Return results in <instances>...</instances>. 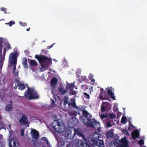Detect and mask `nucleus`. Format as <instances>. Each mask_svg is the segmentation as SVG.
Listing matches in <instances>:
<instances>
[{"label":"nucleus","mask_w":147,"mask_h":147,"mask_svg":"<svg viewBox=\"0 0 147 147\" xmlns=\"http://www.w3.org/2000/svg\"><path fill=\"white\" fill-rule=\"evenodd\" d=\"M28 89L27 93L25 96L26 98L30 99H36L38 98L39 96L37 92L33 88H29L28 87Z\"/></svg>","instance_id":"1"},{"label":"nucleus","mask_w":147,"mask_h":147,"mask_svg":"<svg viewBox=\"0 0 147 147\" xmlns=\"http://www.w3.org/2000/svg\"><path fill=\"white\" fill-rule=\"evenodd\" d=\"M86 142H85L87 144H89L93 147H103L104 142L102 140L98 139H94L92 138L89 140L88 139V141L86 140Z\"/></svg>","instance_id":"2"},{"label":"nucleus","mask_w":147,"mask_h":147,"mask_svg":"<svg viewBox=\"0 0 147 147\" xmlns=\"http://www.w3.org/2000/svg\"><path fill=\"white\" fill-rule=\"evenodd\" d=\"M39 63H40L43 69H46L52 63L51 59L47 56H42L40 58Z\"/></svg>","instance_id":"3"},{"label":"nucleus","mask_w":147,"mask_h":147,"mask_svg":"<svg viewBox=\"0 0 147 147\" xmlns=\"http://www.w3.org/2000/svg\"><path fill=\"white\" fill-rule=\"evenodd\" d=\"M16 53V54L11 53L9 57V61L10 63L13 67L14 74L15 73L17 61V56Z\"/></svg>","instance_id":"4"},{"label":"nucleus","mask_w":147,"mask_h":147,"mask_svg":"<svg viewBox=\"0 0 147 147\" xmlns=\"http://www.w3.org/2000/svg\"><path fill=\"white\" fill-rule=\"evenodd\" d=\"M61 123L57 121H55L53 122L51 126L53 128L54 130L58 133H60L62 132V129L61 128Z\"/></svg>","instance_id":"5"},{"label":"nucleus","mask_w":147,"mask_h":147,"mask_svg":"<svg viewBox=\"0 0 147 147\" xmlns=\"http://www.w3.org/2000/svg\"><path fill=\"white\" fill-rule=\"evenodd\" d=\"M86 125L87 126H90L94 128L95 129L99 131L100 124L99 122H97L95 119H93L92 120V122L90 123H86Z\"/></svg>","instance_id":"6"},{"label":"nucleus","mask_w":147,"mask_h":147,"mask_svg":"<svg viewBox=\"0 0 147 147\" xmlns=\"http://www.w3.org/2000/svg\"><path fill=\"white\" fill-rule=\"evenodd\" d=\"M19 122L21 125H26L29 123L28 117L24 115H22V117L20 118L19 121Z\"/></svg>","instance_id":"7"},{"label":"nucleus","mask_w":147,"mask_h":147,"mask_svg":"<svg viewBox=\"0 0 147 147\" xmlns=\"http://www.w3.org/2000/svg\"><path fill=\"white\" fill-rule=\"evenodd\" d=\"M82 116L83 117L87 119L88 122H90L91 121L92 118V116L87 111L85 110L83 111Z\"/></svg>","instance_id":"8"},{"label":"nucleus","mask_w":147,"mask_h":147,"mask_svg":"<svg viewBox=\"0 0 147 147\" xmlns=\"http://www.w3.org/2000/svg\"><path fill=\"white\" fill-rule=\"evenodd\" d=\"M32 138L35 140H37L39 137V134L38 131L34 129H32L30 133Z\"/></svg>","instance_id":"9"},{"label":"nucleus","mask_w":147,"mask_h":147,"mask_svg":"<svg viewBox=\"0 0 147 147\" xmlns=\"http://www.w3.org/2000/svg\"><path fill=\"white\" fill-rule=\"evenodd\" d=\"M109 103L108 102H103L101 105V111L102 112H105L108 111L107 107L109 106Z\"/></svg>","instance_id":"10"},{"label":"nucleus","mask_w":147,"mask_h":147,"mask_svg":"<svg viewBox=\"0 0 147 147\" xmlns=\"http://www.w3.org/2000/svg\"><path fill=\"white\" fill-rule=\"evenodd\" d=\"M71 131L70 130H66L65 134V138L67 139H71L73 138L74 136H71Z\"/></svg>","instance_id":"11"},{"label":"nucleus","mask_w":147,"mask_h":147,"mask_svg":"<svg viewBox=\"0 0 147 147\" xmlns=\"http://www.w3.org/2000/svg\"><path fill=\"white\" fill-rule=\"evenodd\" d=\"M74 133V134H76L78 136H79L80 137H81L82 138L83 140L85 142H86V138L84 134L81 133L80 131L78 129H75Z\"/></svg>","instance_id":"12"},{"label":"nucleus","mask_w":147,"mask_h":147,"mask_svg":"<svg viewBox=\"0 0 147 147\" xmlns=\"http://www.w3.org/2000/svg\"><path fill=\"white\" fill-rule=\"evenodd\" d=\"M113 88L111 87H109L108 88V90H107L108 94L111 97L113 100H115V97L114 96V94L113 93L112 91Z\"/></svg>","instance_id":"13"},{"label":"nucleus","mask_w":147,"mask_h":147,"mask_svg":"<svg viewBox=\"0 0 147 147\" xmlns=\"http://www.w3.org/2000/svg\"><path fill=\"white\" fill-rule=\"evenodd\" d=\"M132 138L134 139H136L139 136V132L138 130L134 131L131 134Z\"/></svg>","instance_id":"14"},{"label":"nucleus","mask_w":147,"mask_h":147,"mask_svg":"<svg viewBox=\"0 0 147 147\" xmlns=\"http://www.w3.org/2000/svg\"><path fill=\"white\" fill-rule=\"evenodd\" d=\"M18 84L17 86H18V88L21 90L25 89L26 88L25 85L22 84L19 80H18Z\"/></svg>","instance_id":"15"},{"label":"nucleus","mask_w":147,"mask_h":147,"mask_svg":"<svg viewBox=\"0 0 147 147\" xmlns=\"http://www.w3.org/2000/svg\"><path fill=\"white\" fill-rule=\"evenodd\" d=\"M76 145L78 147H84V142L83 141L78 140L76 142Z\"/></svg>","instance_id":"16"},{"label":"nucleus","mask_w":147,"mask_h":147,"mask_svg":"<svg viewBox=\"0 0 147 147\" xmlns=\"http://www.w3.org/2000/svg\"><path fill=\"white\" fill-rule=\"evenodd\" d=\"M13 142V147H18L19 144L17 141H14ZM9 147H12L11 145V141H10L9 143Z\"/></svg>","instance_id":"17"},{"label":"nucleus","mask_w":147,"mask_h":147,"mask_svg":"<svg viewBox=\"0 0 147 147\" xmlns=\"http://www.w3.org/2000/svg\"><path fill=\"white\" fill-rule=\"evenodd\" d=\"M27 63V58L26 57H24L22 61V64L25 68H27L28 67Z\"/></svg>","instance_id":"18"},{"label":"nucleus","mask_w":147,"mask_h":147,"mask_svg":"<svg viewBox=\"0 0 147 147\" xmlns=\"http://www.w3.org/2000/svg\"><path fill=\"white\" fill-rule=\"evenodd\" d=\"M13 108L12 104H8L5 107V109L8 111H11Z\"/></svg>","instance_id":"19"},{"label":"nucleus","mask_w":147,"mask_h":147,"mask_svg":"<svg viewBox=\"0 0 147 147\" xmlns=\"http://www.w3.org/2000/svg\"><path fill=\"white\" fill-rule=\"evenodd\" d=\"M59 93H60L61 95H64L67 92V90H63L62 87H59L58 88Z\"/></svg>","instance_id":"20"},{"label":"nucleus","mask_w":147,"mask_h":147,"mask_svg":"<svg viewBox=\"0 0 147 147\" xmlns=\"http://www.w3.org/2000/svg\"><path fill=\"white\" fill-rule=\"evenodd\" d=\"M57 81V80L56 78H53L51 80V84L50 85H56Z\"/></svg>","instance_id":"21"},{"label":"nucleus","mask_w":147,"mask_h":147,"mask_svg":"<svg viewBox=\"0 0 147 147\" xmlns=\"http://www.w3.org/2000/svg\"><path fill=\"white\" fill-rule=\"evenodd\" d=\"M99 133V132H95L93 134V136L94 137L93 138H94V139H96V140L99 139L98 138L100 136Z\"/></svg>","instance_id":"22"},{"label":"nucleus","mask_w":147,"mask_h":147,"mask_svg":"<svg viewBox=\"0 0 147 147\" xmlns=\"http://www.w3.org/2000/svg\"><path fill=\"white\" fill-rule=\"evenodd\" d=\"M71 100L72 101L73 100V101L71 103V105L74 108L76 109H79V108L77 107V106L76 105L75 100L74 99H71Z\"/></svg>","instance_id":"23"},{"label":"nucleus","mask_w":147,"mask_h":147,"mask_svg":"<svg viewBox=\"0 0 147 147\" xmlns=\"http://www.w3.org/2000/svg\"><path fill=\"white\" fill-rule=\"evenodd\" d=\"M99 98L101 99L102 100H107L109 101H110V99L108 98L107 99H106L105 98V95L103 94V92H101L99 95Z\"/></svg>","instance_id":"24"},{"label":"nucleus","mask_w":147,"mask_h":147,"mask_svg":"<svg viewBox=\"0 0 147 147\" xmlns=\"http://www.w3.org/2000/svg\"><path fill=\"white\" fill-rule=\"evenodd\" d=\"M120 142L122 143V144L127 145H128V142L127 140L125 138H122L121 139Z\"/></svg>","instance_id":"25"},{"label":"nucleus","mask_w":147,"mask_h":147,"mask_svg":"<svg viewBox=\"0 0 147 147\" xmlns=\"http://www.w3.org/2000/svg\"><path fill=\"white\" fill-rule=\"evenodd\" d=\"M30 64L32 66H36L38 65L37 62L34 60H31L30 62Z\"/></svg>","instance_id":"26"},{"label":"nucleus","mask_w":147,"mask_h":147,"mask_svg":"<svg viewBox=\"0 0 147 147\" xmlns=\"http://www.w3.org/2000/svg\"><path fill=\"white\" fill-rule=\"evenodd\" d=\"M74 83L68 84V86L69 89L73 91L74 89Z\"/></svg>","instance_id":"27"},{"label":"nucleus","mask_w":147,"mask_h":147,"mask_svg":"<svg viewBox=\"0 0 147 147\" xmlns=\"http://www.w3.org/2000/svg\"><path fill=\"white\" fill-rule=\"evenodd\" d=\"M68 97L65 96L63 100V104L64 105H66L67 103L69 105H70V103H68Z\"/></svg>","instance_id":"28"},{"label":"nucleus","mask_w":147,"mask_h":147,"mask_svg":"<svg viewBox=\"0 0 147 147\" xmlns=\"http://www.w3.org/2000/svg\"><path fill=\"white\" fill-rule=\"evenodd\" d=\"M51 88L52 90V94H54L55 93V92L56 90V85H50Z\"/></svg>","instance_id":"29"},{"label":"nucleus","mask_w":147,"mask_h":147,"mask_svg":"<svg viewBox=\"0 0 147 147\" xmlns=\"http://www.w3.org/2000/svg\"><path fill=\"white\" fill-rule=\"evenodd\" d=\"M106 136L108 137L112 138L113 136V134L112 131H109L107 133Z\"/></svg>","instance_id":"30"},{"label":"nucleus","mask_w":147,"mask_h":147,"mask_svg":"<svg viewBox=\"0 0 147 147\" xmlns=\"http://www.w3.org/2000/svg\"><path fill=\"white\" fill-rule=\"evenodd\" d=\"M121 122L122 123L125 124L127 122V118L125 116H123L121 119Z\"/></svg>","instance_id":"31"},{"label":"nucleus","mask_w":147,"mask_h":147,"mask_svg":"<svg viewBox=\"0 0 147 147\" xmlns=\"http://www.w3.org/2000/svg\"><path fill=\"white\" fill-rule=\"evenodd\" d=\"M3 38H0V53L2 52V47Z\"/></svg>","instance_id":"32"},{"label":"nucleus","mask_w":147,"mask_h":147,"mask_svg":"<svg viewBox=\"0 0 147 147\" xmlns=\"http://www.w3.org/2000/svg\"><path fill=\"white\" fill-rule=\"evenodd\" d=\"M5 124L3 122H0V130L5 127Z\"/></svg>","instance_id":"33"},{"label":"nucleus","mask_w":147,"mask_h":147,"mask_svg":"<svg viewBox=\"0 0 147 147\" xmlns=\"http://www.w3.org/2000/svg\"><path fill=\"white\" fill-rule=\"evenodd\" d=\"M109 116L110 118L114 119L116 118V116L115 114L112 113H110L109 114Z\"/></svg>","instance_id":"34"},{"label":"nucleus","mask_w":147,"mask_h":147,"mask_svg":"<svg viewBox=\"0 0 147 147\" xmlns=\"http://www.w3.org/2000/svg\"><path fill=\"white\" fill-rule=\"evenodd\" d=\"M2 135H0V142L2 138ZM0 147H5V145L2 143H0Z\"/></svg>","instance_id":"35"},{"label":"nucleus","mask_w":147,"mask_h":147,"mask_svg":"<svg viewBox=\"0 0 147 147\" xmlns=\"http://www.w3.org/2000/svg\"><path fill=\"white\" fill-rule=\"evenodd\" d=\"M84 95V97L87 99H89L90 98V96L89 94L86 92H84L83 93Z\"/></svg>","instance_id":"36"},{"label":"nucleus","mask_w":147,"mask_h":147,"mask_svg":"<svg viewBox=\"0 0 147 147\" xmlns=\"http://www.w3.org/2000/svg\"><path fill=\"white\" fill-rule=\"evenodd\" d=\"M41 139L42 140L44 141L47 144H48L49 142L48 140L46 137H42L41 138Z\"/></svg>","instance_id":"37"},{"label":"nucleus","mask_w":147,"mask_h":147,"mask_svg":"<svg viewBox=\"0 0 147 147\" xmlns=\"http://www.w3.org/2000/svg\"><path fill=\"white\" fill-rule=\"evenodd\" d=\"M18 80L16 79L15 80V82H16L15 83V86L14 87V88L15 89H16L18 87V86H17L18 84Z\"/></svg>","instance_id":"38"},{"label":"nucleus","mask_w":147,"mask_h":147,"mask_svg":"<svg viewBox=\"0 0 147 147\" xmlns=\"http://www.w3.org/2000/svg\"><path fill=\"white\" fill-rule=\"evenodd\" d=\"M77 92L76 91H73L72 92H70L69 94L71 95H75L77 94Z\"/></svg>","instance_id":"39"},{"label":"nucleus","mask_w":147,"mask_h":147,"mask_svg":"<svg viewBox=\"0 0 147 147\" xmlns=\"http://www.w3.org/2000/svg\"><path fill=\"white\" fill-rule=\"evenodd\" d=\"M138 143L140 145H143L144 144V142L143 140L140 139Z\"/></svg>","instance_id":"40"},{"label":"nucleus","mask_w":147,"mask_h":147,"mask_svg":"<svg viewBox=\"0 0 147 147\" xmlns=\"http://www.w3.org/2000/svg\"><path fill=\"white\" fill-rule=\"evenodd\" d=\"M112 125L111 124L110 121L108 122L106 124V125L107 127H111L112 126Z\"/></svg>","instance_id":"41"},{"label":"nucleus","mask_w":147,"mask_h":147,"mask_svg":"<svg viewBox=\"0 0 147 147\" xmlns=\"http://www.w3.org/2000/svg\"><path fill=\"white\" fill-rule=\"evenodd\" d=\"M20 23L21 26H27V23L25 22H20Z\"/></svg>","instance_id":"42"},{"label":"nucleus","mask_w":147,"mask_h":147,"mask_svg":"<svg viewBox=\"0 0 147 147\" xmlns=\"http://www.w3.org/2000/svg\"><path fill=\"white\" fill-rule=\"evenodd\" d=\"M41 57H42L41 56L39 55H36L35 56V58L37 59H38L39 62V61H40V58Z\"/></svg>","instance_id":"43"},{"label":"nucleus","mask_w":147,"mask_h":147,"mask_svg":"<svg viewBox=\"0 0 147 147\" xmlns=\"http://www.w3.org/2000/svg\"><path fill=\"white\" fill-rule=\"evenodd\" d=\"M94 77V76L92 74H90L89 76H88V78L89 80H91V79L93 78Z\"/></svg>","instance_id":"44"},{"label":"nucleus","mask_w":147,"mask_h":147,"mask_svg":"<svg viewBox=\"0 0 147 147\" xmlns=\"http://www.w3.org/2000/svg\"><path fill=\"white\" fill-rule=\"evenodd\" d=\"M70 120L72 121H71V123H72L73 121H77L78 119L77 118H76V117H71V119Z\"/></svg>","instance_id":"45"},{"label":"nucleus","mask_w":147,"mask_h":147,"mask_svg":"<svg viewBox=\"0 0 147 147\" xmlns=\"http://www.w3.org/2000/svg\"><path fill=\"white\" fill-rule=\"evenodd\" d=\"M107 117V115L105 114H102L100 116V117L102 119H103L104 118H106Z\"/></svg>","instance_id":"46"},{"label":"nucleus","mask_w":147,"mask_h":147,"mask_svg":"<svg viewBox=\"0 0 147 147\" xmlns=\"http://www.w3.org/2000/svg\"><path fill=\"white\" fill-rule=\"evenodd\" d=\"M9 26H11L12 24H15V22L14 21H11L9 22Z\"/></svg>","instance_id":"47"},{"label":"nucleus","mask_w":147,"mask_h":147,"mask_svg":"<svg viewBox=\"0 0 147 147\" xmlns=\"http://www.w3.org/2000/svg\"><path fill=\"white\" fill-rule=\"evenodd\" d=\"M81 79L82 80H85L87 79L86 77L85 76H83L81 77Z\"/></svg>","instance_id":"48"},{"label":"nucleus","mask_w":147,"mask_h":147,"mask_svg":"<svg viewBox=\"0 0 147 147\" xmlns=\"http://www.w3.org/2000/svg\"><path fill=\"white\" fill-rule=\"evenodd\" d=\"M123 131H124L123 133H125L126 134H127V135H129V133L128 132L127 130H125V129H123Z\"/></svg>","instance_id":"49"},{"label":"nucleus","mask_w":147,"mask_h":147,"mask_svg":"<svg viewBox=\"0 0 147 147\" xmlns=\"http://www.w3.org/2000/svg\"><path fill=\"white\" fill-rule=\"evenodd\" d=\"M20 133H21V136H23L24 135V129H22L21 131H20Z\"/></svg>","instance_id":"50"},{"label":"nucleus","mask_w":147,"mask_h":147,"mask_svg":"<svg viewBox=\"0 0 147 147\" xmlns=\"http://www.w3.org/2000/svg\"><path fill=\"white\" fill-rule=\"evenodd\" d=\"M51 103L52 105H54L55 104V101L53 100L52 99H51Z\"/></svg>","instance_id":"51"},{"label":"nucleus","mask_w":147,"mask_h":147,"mask_svg":"<svg viewBox=\"0 0 147 147\" xmlns=\"http://www.w3.org/2000/svg\"><path fill=\"white\" fill-rule=\"evenodd\" d=\"M91 82H92V83H91V84L92 85H94V83L95 82V80L94 79L92 78V79H91Z\"/></svg>","instance_id":"52"},{"label":"nucleus","mask_w":147,"mask_h":147,"mask_svg":"<svg viewBox=\"0 0 147 147\" xmlns=\"http://www.w3.org/2000/svg\"><path fill=\"white\" fill-rule=\"evenodd\" d=\"M119 147H127V145L123 144H120L119 145Z\"/></svg>","instance_id":"53"},{"label":"nucleus","mask_w":147,"mask_h":147,"mask_svg":"<svg viewBox=\"0 0 147 147\" xmlns=\"http://www.w3.org/2000/svg\"><path fill=\"white\" fill-rule=\"evenodd\" d=\"M72 144L71 143H69L67 145L66 147H72Z\"/></svg>","instance_id":"54"},{"label":"nucleus","mask_w":147,"mask_h":147,"mask_svg":"<svg viewBox=\"0 0 147 147\" xmlns=\"http://www.w3.org/2000/svg\"><path fill=\"white\" fill-rule=\"evenodd\" d=\"M6 48L7 49H11V47L10 46V45L9 44H8Z\"/></svg>","instance_id":"55"},{"label":"nucleus","mask_w":147,"mask_h":147,"mask_svg":"<svg viewBox=\"0 0 147 147\" xmlns=\"http://www.w3.org/2000/svg\"><path fill=\"white\" fill-rule=\"evenodd\" d=\"M54 45V44H53L51 46H48L47 47V49H50L51 48L53 47V46Z\"/></svg>","instance_id":"56"},{"label":"nucleus","mask_w":147,"mask_h":147,"mask_svg":"<svg viewBox=\"0 0 147 147\" xmlns=\"http://www.w3.org/2000/svg\"><path fill=\"white\" fill-rule=\"evenodd\" d=\"M118 110V109L116 107L115 108L114 107L113 109V111H117Z\"/></svg>","instance_id":"57"},{"label":"nucleus","mask_w":147,"mask_h":147,"mask_svg":"<svg viewBox=\"0 0 147 147\" xmlns=\"http://www.w3.org/2000/svg\"><path fill=\"white\" fill-rule=\"evenodd\" d=\"M30 28H27L26 29V30L27 31H30Z\"/></svg>","instance_id":"58"},{"label":"nucleus","mask_w":147,"mask_h":147,"mask_svg":"<svg viewBox=\"0 0 147 147\" xmlns=\"http://www.w3.org/2000/svg\"><path fill=\"white\" fill-rule=\"evenodd\" d=\"M9 103H10V104H12V103H13L12 101L11 100H10L9 101Z\"/></svg>","instance_id":"59"},{"label":"nucleus","mask_w":147,"mask_h":147,"mask_svg":"<svg viewBox=\"0 0 147 147\" xmlns=\"http://www.w3.org/2000/svg\"><path fill=\"white\" fill-rule=\"evenodd\" d=\"M72 115L76 116V113H73Z\"/></svg>","instance_id":"60"},{"label":"nucleus","mask_w":147,"mask_h":147,"mask_svg":"<svg viewBox=\"0 0 147 147\" xmlns=\"http://www.w3.org/2000/svg\"><path fill=\"white\" fill-rule=\"evenodd\" d=\"M2 11H3L6 14L7 13V12H6V10H1Z\"/></svg>","instance_id":"61"},{"label":"nucleus","mask_w":147,"mask_h":147,"mask_svg":"<svg viewBox=\"0 0 147 147\" xmlns=\"http://www.w3.org/2000/svg\"><path fill=\"white\" fill-rule=\"evenodd\" d=\"M4 50H5V51H4V54H3V55H4V56H5V50H6V49H5V48H4Z\"/></svg>","instance_id":"62"},{"label":"nucleus","mask_w":147,"mask_h":147,"mask_svg":"<svg viewBox=\"0 0 147 147\" xmlns=\"http://www.w3.org/2000/svg\"><path fill=\"white\" fill-rule=\"evenodd\" d=\"M1 9H5V8L4 7H1Z\"/></svg>","instance_id":"63"},{"label":"nucleus","mask_w":147,"mask_h":147,"mask_svg":"<svg viewBox=\"0 0 147 147\" xmlns=\"http://www.w3.org/2000/svg\"><path fill=\"white\" fill-rule=\"evenodd\" d=\"M103 90V88H101V89H100V91L101 92H102V90Z\"/></svg>","instance_id":"64"}]
</instances>
